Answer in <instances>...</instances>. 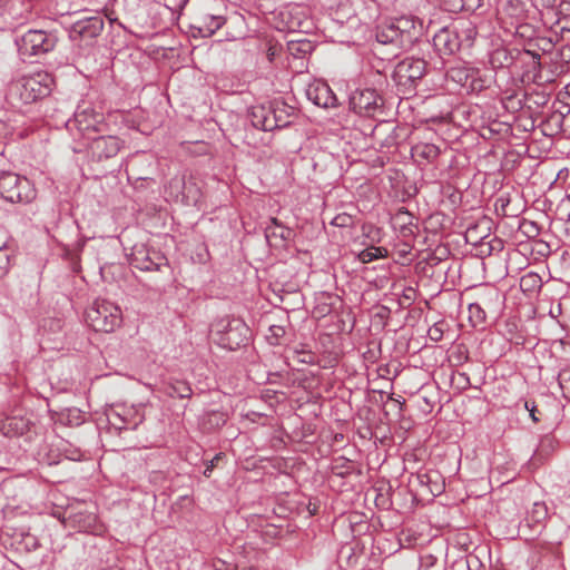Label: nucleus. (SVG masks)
I'll use <instances>...</instances> for the list:
<instances>
[{
	"label": "nucleus",
	"mask_w": 570,
	"mask_h": 570,
	"mask_svg": "<svg viewBox=\"0 0 570 570\" xmlns=\"http://www.w3.org/2000/svg\"><path fill=\"white\" fill-rule=\"evenodd\" d=\"M293 230L284 226L277 218H271V224L265 228V237L271 245L279 246L291 239Z\"/></svg>",
	"instance_id": "19"
},
{
	"label": "nucleus",
	"mask_w": 570,
	"mask_h": 570,
	"mask_svg": "<svg viewBox=\"0 0 570 570\" xmlns=\"http://www.w3.org/2000/svg\"><path fill=\"white\" fill-rule=\"evenodd\" d=\"M426 73V62L421 58L409 57L400 61L393 72V78L403 94L412 92L417 82Z\"/></svg>",
	"instance_id": "4"
},
{
	"label": "nucleus",
	"mask_w": 570,
	"mask_h": 570,
	"mask_svg": "<svg viewBox=\"0 0 570 570\" xmlns=\"http://www.w3.org/2000/svg\"><path fill=\"white\" fill-rule=\"evenodd\" d=\"M391 20L399 31V36L401 35V49L411 48L421 36L422 24L417 23L412 16H402Z\"/></svg>",
	"instance_id": "12"
},
{
	"label": "nucleus",
	"mask_w": 570,
	"mask_h": 570,
	"mask_svg": "<svg viewBox=\"0 0 570 570\" xmlns=\"http://www.w3.org/2000/svg\"><path fill=\"white\" fill-rule=\"evenodd\" d=\"M130 264L140 271H158L167 265V258L156 249L136 245L130 255Z\"/></svg>",
	"instance_id": "10"
},
{
	"label": "nucleus",
	"mask_w": 570,
	"mask_h": 570,
	"mask_svg": "<svg viewBox=\"0 0 570 570\" xmlns=\"http://www.w3.org/2000/svg\"><path fill=\"white\" fill-rule=\"evenodd\" d=\"M502 12L509 16L515 21H520L524 18V3L521 0H505L502 3Z\"/></svg>",
	"instance_id": "26"
},
{
	"label": "nucleus",
	"mask_w": 570,
	"mask_h": 570,
	"mask_svg": "<svg viewBox=\"0 0 570 570\" xmlns=\"http://www.w3.org/2000/svg\"><path fill=\"white\" fill-rule=\"evenodd\" d=\"M548 517V508L543 502H535L531 511L528 513L525 520L533 523H541Z\"/></svg>",
	"instance_id": "32"
},
{
	"label": "nucleus",
	"mask_w": 570,
	"mask_h": 570,
	"mask_svg": "<svg viewBox=\"0 0 570 570\" xmlns=\"http://www.w3.org/2000/svg\"><path fill=\"white\" fill-rule=\"evenodd\" d=\"M186 179L184 176H176L168 183L170 196L183 200Z\"/></svg>",
	"instance_id": "33"
},
{
	"label": "nucleus",
	"mask_w": 570,
	"mask_h": 570,
	"mask_svg": "<svg viewBox=\"0 0 570 570\" xmlns=\"http://www.w3.org/2000/svg\"><path fill=\"white\" fill-rule=\"evenodd\" d=\"M453 24L460 41V48H471L476 36V24L470 20H458Z\"/></svg>",
	"instance_id": "20"
},
{
	"label": "nucleus",
	"mask_w": 570,
	"mask_h": 570,
	"mask_svg": "<svg viewBox=\"0 0 570 570\" xmlns=\"http://www.w3.org/2000/svg\"><path fill=\"white\" fill-rule=\"evenodd\" d=\"M249 119L252 125L264 131L273 130V121L271 120V109L268 106H255L252 108L249 112Z\"/></svg>",
	"instance_id": "21"
},
{
	"label": "nucleus",
	"mask_w": 570,
	"mask_h": 570,
	"mask_svg": "<svg viewBox=\"0 0 570 570\" xmlns=\"http://www.w3.org/2000/svg\"><path fill=\"white\" fill-rule=\"evenodd\" d=\"M538 456H539V454H535V455L533 456V459H532V464H535V462H537V460H538Z\"/></svg>",
	"instance_id": "49"
},
{
	"label": "nucleus",
	"mask_w": 570,
	"mask_h": 570,
	"mask_svg": "<svg viewBox=\"0 0 570 570\" xmlns=\"http://www.w3.org/2000/svg\"><path fill=\"white\" fill-rule=\"evenodd\" d=\"M529 413H530V416H531V419H532V421H533V422H539V421H540L539 416H537V414L539 413V411H538V409H537V406H535L534 402H532V404H531V410H530V412H529Z\"/></svg>",
	"instance_id": "44"
},
{
	"label": "nucleus",
	"mask_w": 570,
	"mask_h": 570,
	"mask_svg": "<svg viewBox=\"0 0 570 570\" xmlns=\"http://www.w3.org/2000/svg\"><path fill=\"white\" fill-rule=\"evenodd\" d=\"M32 17V7L30 3L27 4L24 12L20 16H14L20 22L28 21Z\"/></svg>",
	"instance_id": "42"
},
{
	"label": "nucleus",
	"mask_w": 570,
	"mask_h": 570,
	"mask_svg": "<svg viewBox=\"0 0 570 570\" xmlns=\"http://www.w3.org/2000/svg\"><path fill=\"white\" fill-rule=\"evenodd\" d=\"M106 416L109 425L117 431L134 430L144 421L138 409L124 404L111 405L106 411Z\"/></svg>",
	"instance_id": "8"
},
{
	"label": "nucleus",
	"mask_w": 570,
	"mask_h": 570,
	"mask_svg": "<svg viewBox=\"0 0 570 570\" xmlns=\"http://www.w3.org/2000/svg\"><path fill=\"white\" fill-rule=\"evenodd\" d=\"M0 196L10 203H29L36 190L29 179L11 171L0 174Z\"/></svg>",
	"instance_id": "3"
},
{
	"label": "nucleus",
	"mask_w": 570,
	"mask_h": 570,
	"mask_svg": "<svg viewBox=\"0 0 570 570\" xmlns=\"http://www.w3.org/2000/svg\"><path fill=\"white\" fill-rule=\"evenodd\" d=\"M542 286V279L537 273H528L520 279V287L523 292H535Z\"/></svg>",
	"instance_id": "30"
},
{
	"label": "nucleus",
	"mask_w": 570,
	"mask_h": 570,
	"mask_svg": "<svg viewBox=\"0 0 570 570\" xmlns=\"http://www.w3.org/2000/svg\"><path fill=\"white\" fill-rule=\"evenodd\" d=\"M10 268V254L7 248H0V278L7 275Z\"/></svg>",
	"instance_id": "36"
},
{
	"label": "nucleus",
	"mask_w": 570,
	"mask_h": 570,
	"mask_svg": "<svg viewBox=\"0 0 570 570\" xmlns=\"http://www.w3.org/2000/svg\"><path fill=\"white\" fill-rule=\"evenodd\" d=\"M376 39L383 45L391 43L397 48H401V35L399 36V31L396 30L392 20L384 21L377 28Z\"/></svg>",
	"instance_id": "22"
},
{
	"label": "nucleus",
	"mask_w": 570,
	"mask_h": 570,
	"mask_svg": "<svg viewBox=\"0 0 570 570\" xmlns=\"http://www.w3.org/2000/svg\"><path fill=\"white\" fill-rule=\"evenodd\" d=\"M389 254L384 247L371 246L365 248L358 254V258L362 263H371L377 258L386 257Z\"/></svg>",
	"instance_id": "31"
},
{
	"label": "nucleus",
	"mask_w": 570,
	"mask_h": 570,
	"mask_svg": "<svg viewBox=\"0 0 570 570\" xmlns=\"http://www.w3.org/2000/svg\"><path fill=\"white\" fill-rule=\"evenodd\" d=\"M6 2L7 0H0V7H2Z\"/></svg>",
	"instance_id": "50"
},
{
	"label": "nucleus",
	"mask_w": 570,
	"mask_h": 570,
	"mask_svg": "<svg viewBox=\"0 0 570 570\" xmlns=\"http://www.w3.org/2000/svg\"><path fill=\"white\" fill-rule=\"evenodd\" d=\"M287 49L294 57H304L312 52L313 45L306 39H292L287 43Z\"/></svg>",
	"instance_id": "27"
},
{
	"label": "nucleus",
	"mask_w": 570,
	"mask_h": 570,
	"mask_svg": "<svg viewBox=\"0 0 570 570\" xmlns=\"http://www.w3.org/2000/svg\"><path fill=\"white\" fill-rule=\"evenodd\" d=\"M531 404H532V402H528V401L524 403V406H525V409H527L529 412H530V410H531Z\"/></svg>",
	"instance_id": "48"
},
{
	"label": "nucleus",
	"mask_w": 570,
	"mask_h": 570,
	"mask_svg": "<svg viewBox=\"0 0 570 570\" xmlns=\"http://www.w3.org/2000/svg\"><path fill=\"white\" fill-rule=\"evenodd\" d=\"M53 79L48 72H37L11 81L6 99L9 105L20 108L47 97L52 89Z\"/></svg>",
	"instance_id": "1"
},
{
	"label": "nucleus",
	"mask_w": 570,
	"mask_h": 570,
	"mask_svg": "<svg viewBox=\"0 0 570 570\" xmlns=\"http://www.w3.org/2000/svg\"><path fill=\"white\" fill-rule=\"evenodd\" d=\"M65 524L77 529L80 532L99 535L104 532V525L98 522L97 515L88 510L71 509L68 513Z\"/></svg>",
	"instance_id": "11"
},
{
	"label": "nucleus",
	"mask_w": 570,
	"mask_h": 570,
	"mask_svg": "<svg viewBox=\"0 0 570 570\" xmlns=\"http://www.w3.org/2000/svg\"><path fill=\"white\" fill-rule=\"evenodd\" d=\"M440 155V148L433 144L420 142L412 147V156L433 163Z\"/></svg>",
	"instance_id": "24"
},
{
	"label": "nucleus",
	"mask_w": 570,
	"mask_h": 570,
	"mask_svg": "<svg viewBox=\"0 0 570 570\" xmlns=\"http://www.w3.org/2000/svg\"><path fill=\"white\" fill-rule=\"evenodd\" d=\"M57 45L55 35L43 30H29L17 40L18 51L22 59L47 53Z\"/></svg>",
	"instance_id": "5"
},
{
	"label": "nucleus",
	"mask_w": 570,
	"mask_h": 570,
	"mask_svg": "<svg viewBox=\"0 0 570 570\" xmlns=\"http://www.w3.org/2000/svg\"><path fill=\"white\" fill-rule=\"evenodd\" d=\"M442 335H443V331L441 327H439L438 325H434L432 326L430 330H429V336L432 341L434 342H438L442 338Z\"/></svg>",
	"instance_id": "41"
},
{
	"label": "nucleus",
	"mask_w": 570,
	"mask_h": 570,
	"mask_svg": "<svg viewBox=\"0 0 570 570\" xmlns=\"http://www.w3.org/2000/svg\"><path fill=\"white\" fill-rule=\"evenodd\" d=\"M286 331L284 326L281 325H272L269 326V334L267 340L273 345H278L279 340L285 335Z\"/></svg>",
	"instance_id": "35"
},
{
	"label": "nucleus",
	"mask_w": 570,
	"mask_h": 570,
	"mask_svg": "<svg viewBox=\"0 0 570 570\" xmlns=\"http://www.w3.org/2000/svg\"><path fill=\"white\" fill-rule=\"evenodd\" d=\"M225 23L222 16H216L207 11H199L193 17L191 27L197 30L202 37H210Z\"/></svg>",
	"instance_id": "17"
},
{
	"label": "nucleus",
	"mask_w": 570,
	"mask_h": 570,
	"mask_svg": "<svg viewBox=\"0 0 570 570\" xmlns=\"http://www.w3.org/2000/svg\"><path fill=\"white\" fill-rule=\"evenodd\" d=\"M546 443L551 444V443H552V439H550V438H544V439L542 440V442H541V448H543Z\"/></svg>",
	"instance_id": "45"
},
{
	"label": "nucleus",
	"mask_w": 570,
	"mask_h": 570,
	"mask_svg": "<svg viewBox=\"0 0 570 570\" xmlns=\"http://www.w3.org/2000/svg\"><path fill=\"white\" fill-rule=\"evenodd\" d=\"M269 109L271 120L275 122L273 124V130L287 127L295 117V109L284 101L276 100L269 104Z\"/></svg>",
	"instance_id": "18"
},
{
	"label": "nucleus",
	"mask_w": 570,
	"mask_h": 570,
	"mask_svg": "<svg viewBox=\"0 0 570 570\" xmlns=\"http://www.w3.org/2000/svg\"><path fill=\"white\" fill-rule=\"evenodd\" d=\"M208 423L215 426H222L226 423V416L222 412H209L207 414Z\"/></svg>",
	"instance_id": "37"
},
{
	"label": "nucleus",
	"mask_w": 570,
	"mask_h": 570,
	"mask_svg": "<svg viewBox=\"0 0 570 570\" xmlns=\"http://www.w3.org/2000/svg\"><path fill=\"white\" fill-rule=\"evenodd\" d=\"M558 381L563 396L570 401V367L562 368L559 372Z\"/></svg>",
	"instance_id": "34"
},
{
	"label": "nucleus",
	"mask_w": 570,
	"mask_h": 570,
	"mask_svg": "<svg viewBox=\"0 0 570 570\" xmlns=\"http://www.w3.org/2000/svg\"><path fill=\"white\" fill-rule=\"evenodd\" d=\"M458 39L453 24L446 26L434 35L433 46L440 55L451 56L461 49Z\"/></svg>",
	"instance_id": "16"
},
{
	"label": "nucleus",
	"mask_w": 570,
	"mask_h": 570,
	"mask_svg": "<svg viewBox=\"0 0 570 570\" xmlns=\"http://www.w3.org/2000/svg\"><path fill=\"white\" fill-rule=\"evenodd\" d=\"M469 321L473 327L483 325L487 318L485 311L480 303H470L468 306Z\"/></svg>",
	"instance_id": "28"
},
{
	"label": "nucleus",
	"mask_w": 570,
	"mask_h": 570,
	"mask_svg": "<svg viewBox=\"0 0 570 570\" xmlns=\"http://www.w3.org/2000/svg\"><path fill=\"white\" fill-rule=\"evenodd\" d=\"M164 392L170 397L189 399L193 390L186 381L173 380L165 384Z\"/></svg>",
	"instance_id": "23"
},
{
	"label": "nucleus",
	"mask_w": 570,
	"mask_h": 570,
	"mask_svg": "<svg viewBox=\"0 0 570 570\" xmlns=\"http://www.w3.org/2000/svg\"><path fill=\"white\" fill-rule=\"evenodd\" d=\"M122 147V141L116 136H100L91 140L90 153L97 160L115 157Z\"/></svg>",
	"instance_id": "14"
},
{
	"label": "nucleus",
	"mask_w": 570,
	"mask_h": 570,
	"mask_svg": "<svg viewBox=\"0 0 570 570\" xmlns=\"http://www.w3.org/2000/svg\"><path fill=\"white\" fill-rule=\"evenodd\" d=\"M561 33H562V37L564 38L566 33H569L570 35V29H566V28H561Z\"/></svg>",
	"instance_id": "47"
},
{
	"label": "nucleus",
	"mask_w": 570,
	"mask_h": 570,
	"mask_svg": "<svg viewBox=\"0 0 570 570\" xmlns=\"http://www.w3.org/2000/svg\"><path fill=\"white\" fill-rule=\"evenodd\" d=\"M307 98L316 106L323 108H333L338 105V100L331 87L321 80L308 85L306 89Z\"/></svg>",
	"instance_id": "15"
},
{
	"label": "nucleus",
	"mask_w": 570,
	"mask_h": 570,
	"mask_svg": "<svg viewBox=\"0 0 570 570\" xmlns=\"http://www.w3.org/2000/svg\"><path fill=\"white\" fill-rule=\"evenodd\" d=\"M352 223V216L345 213L336 215L332 220V224L337 227H347L351 226Z\"/></svg>",
	"instance_id": "38"
},
{
	"label": "nucleus",
	"mask_w": 570,
	"mask_h": 570,
	"mask_svg": "<svg viewBox=\"0 0 570 570\" xmlns=\"http://www.w3.org/2000/svg\"><path fill=\"white\" fill-rule=\"evenodd\" d=\"M474 232H475V228H470V229H468V232H466V238L469 239V238L472 236V234H473Z\"/></svg>",
	"instance_id": "46"
},
{
	"label": "nucleus",
	"mask_w": 570,
	"mask_h": 570,
	"mask_svg": "<svg viewBox=\"0 0 570 570\" xmlns=\"http://www.w3.org/2000/svg\"><path fill=\"white\" fill-rule=\"evenodd\" d=\"M220 460V454H217L212 461L210 464L206 466L204 474L208 478L210 475V472L213 468L215 466L216 462Z\"/></svg>",
	"instance_id": "43"
},
{
	"label": "nucleus",
	"mask_w": 570,
	"mask_h": 570,
	"mask_svg": "<svg viewBox=\"0 0 570 570\" xmlns=\"http://www.w3.org/2000/svg\"><path fill=\"white\" fill-rule=\"evenodd\" d=\"M104 116L95 111L90 107H78L73 119L68 121L69 128H77L80 132H89L98 130V126L102 122Z\"/></svg>",
	"instance_id": "13"
},
{
	"label": "nucleus",
	"mask_w": 570,
	"mask_h": 570,
	"mask_svg": "<svg viewBox=\"0 0 570 570\" xmlns=\"http://www.w3.org/2000/svg\"><path fill=\"white\" fill-rule=\"evenodd\" d=\"M303 8L301 6H293L287 8L286 10L281 12L283 18H288L287 20V29L291 31H295L296 29L302 28V21L296 19L294 16H298L302 13Z\"/></svg>",
	"instance_id": "29"
},
{
	"label": "nucleus",
	"mask_w": 570,
	"mask_h": 570,
	"mask_svg": "<svg viewBox=\"0 0 570 570\" xmlns=\"http://www.w3.org/2000/svg\"><path fill=\"white\" fill-rule=\"evenodd\" d=\"M87 324L96 332L111 333L120 326L122 314L119 306L107 301L96 299L86 309Z\"/></svg>",
	"instance_id": "2"
},
{
	"label": "nucleus",
	"mask_w": 570,
	"mask_h": 570,
	"mask_svg": "<svg viewBox=\"0 0 570 570\" xmlns=\"http://www.w3.org/2000/svg\"><path fill=\"white\" fill-rule=\"evenodd\" d=\"M383 106V99L375 89H356L350 97V108L357 115L372 117Z\"/></svg>",
	"instance_id": "9"
},
{
	"label": "nucleus",
	"mask_w": 570,
	"mask_h": 570,
	"mask_svg": "<svg viewBox=\"0 0 570 570\" xmlns=\"http://www.w3.org/2000/svg\"><path fill=\"white\" fill-rule=\"evenodd\" d=\"M558 56L560 58V61L564 63L570 62V45H564L559 49Z\"/></svg>",
	"instance_id": "40"
},
{
	"label": "nucleus",
	"mask_w": 570,
	"mask_h": 570,
	"mask_svg": "<svg viewBox=\"0 0 570 570\" xmlns=\"http://www.w3.org/2000/svg\"><path fill=\"white\" fill-rule=\"evenodd\" d=\"M222 321L216 326L219 334L218 343L230 351H235L245 345L248 341L249 327L239 318Z\"/></svg>",
	"instance_id": "6"
},
{
	"label": "nucleus",
	"mask_w": 570,
	"mask_h": 570,
	"mask_svg": "<svg viewBox=\"0 0 570 570\" xmlns=\"http://www.w3.org/2000/svg\"><path fill=\"white\" fill-rule=\"evenodd\" d=\"M202 198V189L191 177L186 180L183 200L186 205L197 206Z\"/></svg>",
	"instance_id": "25"
},
{
	"label": "nucleus",
	"mask_w": 570,
	"mask_h": 570,
	"mask_svg": "<svg viewBox=\"0 0 570 570\" xmlns=\"http://www.w3.org/2000/svg\"><path fill=\"white\" fill-rule=\"evenodd\" d=\"M483 6V0H462V8L468 11H476Z\"/></svg>",
	"instance_id": "39"
},
{
	"label": "nucleus",
	"mask_w": 570,
	"mask_h": 570,
	"mask_svg": "<svg viewBox=\"0 0 570 570\" xmlns=\"http://www.w3.org/2000/svg\"><path fill=\"white\" fill-rule=\"evenodd\" d=\"M104 29L100 16L88 17L76 21L69 31V38L80 47L92 46Z\"/></svg>",
	"instance_id": "7"
}]
</instances>
